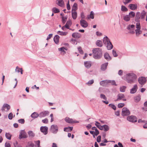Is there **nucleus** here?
Here are the masks:
<instances>
[{"label":"nucleus","instance_id":"72a5a7b5","mask_svg":"<svg viewBox=\"0 0 147 147\" xmlns=\"http://www.w3.org/2000/svg\"><path fill=\"white\" fill-rule=\"evenodd\" d=\"M94 13L93 11H91L90 12V14L88 16L87 18L88 19L91 18L93 19L94 18Z\"/></svg>","mask_w":147,"mask_h":147},{"label":"nucleus","instance_id":"2f4dec72","mask_svg":"<svg viewBox=\"0 0 147 147\" xmlns=\"http://www.w3.org/2000/svg\"><path fill=\"white\" fill-rule=\"evenodd\" d=\"M65 120L66 122L69 123H72L73 122V119H72L68 117H65Z\"/></svg>","mask_w":147,"mask_h":147},{"label":"nucleus","instance_id":"49530a36","mask_svg":"<svg viewBox=\"0 0 147 147\" xmlns=\"http://www.w3.org/2000/svg\"><path fill=\"white\" fill-rule=\"evenodd\" d=\"M65 49L67 50V49L64 47H61V48H59V50L62 52H63L64 53V54H65L66 53V52L64 51Z\"/></svg>","mask_w":147,"mask_h":147},{"label":"nucleus","instance_id":"4c0bfd02","mask_svg":"<svg viewBox=\"0 0 147 147\" xmlns=\"http://www.w3.org/2000/svg\"><path fill=\"white\" fill-rule=\"evenodd\" d=\"M128 15L130 18H134L136 16L135 12L133 11L130 12Z\"/></svg>","mask_w":147,"mask_h":147},{"label":"nucleus","instance_id":"a19ab883","mask_svg":"<svg viewBox=\"0 0 147 147\" xmlns=\"http://www.w3.org/2000/svg\"><path fill=\"white\" fill-rule=\"evenodd\" d=\"M67 16H66L65 17L62 16V23L63 24H65L66 22V20L67 19Z\"/></svg>","mask_w":147,"mask_h":147},{"label":"nucleus","instance_id":"dca6fc26","mask_svg":"<svg viewBox=\"0 0 147 147\" xmlns=\"http://www.w3.org/2000/svg\"><path fill=\"white\" fill-rule=\"evenodd\" d=\"M49 114V112L47 111H44L40 112L39 114V117L41 118L48 115Z\"/></svg>","mask_w":147,"mask_h":147},{"label":"nucleus","instance_id":"c85d7f7f","mask_svg":"<svg viewBox=\"0 0 147 147\" xmlns=\"http://www.w3.org/2000/svg\"><path fill=\"white\" fill-rule=\"evenodd\" d=\"M104 57L105 59L108 61H109L111 59V58L109 55L108 53H106L104 55Z\"/></svg>","mask_w":147,"mask_h":147},{"label":"nucleus","instance_id":"3c124183","mask_svg":"<svg viewBox=\"0 0 147 147\" xmlns=\"http://www.w3.org/2000/svg\"><path fill=\"white\" fill-rule=\"evenodd\" d=\"M100 98H101L105 100H106L107 99V98L105 96L102 94H100Z\"/></svg>","mask_w":147,"mask_h":147},{"label":"nucleus","instance_id":"412c9836","mask_svg":"<svg viewBox=\"0 0 147 147\" xmlns=\"http://www.w3.org/2000/svg\"><path fill=\"white\" fill-rule=\"evenodd\" d=\"M117 97V99L115 100V101H119L123 98L125 97V96L123 94L119 93L118 94Z\"/></svg>","mask_w":147,"mask_h":147},{"label":"nucleus","instance_id":"bf43d9fd","mask_svg":"<svg viewBox=\"0 0 147 147\" xmlns=\"http://www.w3.org/2000/svg\"><path fill=\"white\" fill-rule=\"evenodd\" d=\"M17 69H20V70L21 71H20V72L21 74H23V70H22V68H20L18 66H17L16 67V70H15L16 71L17 70Z\"/></svg>","mask_w":147,"mask_h":147},{"label":"nucleus","instance_id":"7c9ffc66","mask_svg":"<svg viewBox=\"0 0 147 147\" xmlns=\"http://www.w3.org/2000/svg\"><path fill=\"white\" fill-rule=\"evenodd\" d=\"M25 147H36V146L33 143L29 142H28Z\"/></svg>","mask_w":147,"mask_h":147},{"label":"nucleus","instance_id":"4d7b16f0","mask_svg":"<svg viewBox=\"0 0 147 147\" xmlns=\"http://www.w3.org/2000/svg\"><path fill=\"white\" fill-rule=\"evenodd\" d=\"M42 122L44 123H47L48 122V120L47 118H45L44 119L42 120Z\"/></svg>","mask_w":147,"mask_h":147},{"label":"nucleus","instance_id":"9d476101","mask_svg":"<svg viewBox=\"0 0 147 147\" xmlns=\"http://www.w3.org/2000/svg\"><path fill=\"white\" fill-rule=\"evenodd\" d=\"M10 108V106L7 104H4L2 107L1 110L3 111H8Z\"/></svg>","mask_w":147,"mask_h":147},{"label":"nucleus","instance_id":"473e14b6","mask_svg":"<svg viewBox=\"0 0 147 147\" xmlns=\"http://www.w3.org/2000/svg\"><path fill=\"white\" fill-rule=\"evenodd\" d=\"M96 45L99 47H102L103 45L102 41L100 40H97L96 42Z\"/></svg>","mask_w":147,"mask_h":147},{"label":"nucleus","instance_id":"338daca9","mask_svg":"<svg viewBox=\"0 0 147 147\" xmlns=\"http://www.w3.org/2000/svg\"><path fill=\"white\" fill-rule=\"evenodd\" d=\"M52 36L53 34H49L47 38V40H49L52 37Z\"/></svg>","mask_w":147,"mask_h":147},{"label":"nucleus","instance_id":"c03bdc74","mask_svg":"<svg viewBox=\"0 0 147 147\" xmlns=\"http://www.w3.org/2000/svg\"><path fill=\"white\" fill-rule=\"evenodd\" d=\"M109 106L114 110L116 109V107L114 104H110L109 105Z\"/></svg>","mask_w":147,"mask_h":147},{"label":"nucleus","instance_id":"de8ad7c7","mask_svg":"<svg viewBox=\"0 0 147 147\" xmlns=\"http://www.w3.org/2000/svg\"><path fill=\"white\" fill-rule=\"evenodd\" d=\"M94 82V80L92 79L89 80L86 84L88 85H90L93 84Z\"/></svg>","mask_w":147,"mask_h":147},{"label":"nucleus","instance_id":"7ed1b4c3","mask_svg":"<svg viewBox=\"0 0 147 147\" xmlns=\"http://www.w3.org/2000/svg\"><path fill=\"white\" fill-rule=\"evenodd\" d=\"M103 42L104 44L107 45V47L108 50H111L113 48V46L109 39L107 36L104 37L103 39Z\"/></svg>","mask_w":147,"mask_h":147},{"label":"nucleus","instance_id":"0eeeda50","mask_svg":"<svg viewBox=\"0 0 147 147\" xmlns=\"http://www.w3.org/2000/svg\"><path fill=\"white\" fill-rule=\"evenodd\" d=\"M130 114L129 110L126 107H123L122 110L121 115L123 116H127Z\"/></svg>","mask_w":147,"mask_h":147},{"label":"nucleus","instance_id":"39448f33","mask_svg":"<svg viewBox=\"0 0 147 147\" xmlns=\"http://www.w3.org/2000/svg\"><path fill=\"white\" fill-rule=\"evenodd\" d=\"M28 137L26 133L24 130H21L20 132V134L19 136V138L21 139L22 138H26Z\"/></svg>","mask_w":147,"mask_h":147},{"label":"nucleus","instance_id":"f257e3e1","mask_svg":"<svg viewBox=\"0 0 147 147\" xmlns=\"http://www.w3.org/2000/svg\"><path fill=\"white\" fill-rule=\"evenodd\" d=\"M92 53L94 58L95 59H100L102 55V51L101 49L98 48L93 49Z\"/></svg>","mask_w":147,"mask_h":147},{"label":"nucleus","instance_id":"aec40b11","mask_svg":"<svg viewBox=\"0 0 147 147\" xmlns=\"http://www.w3.org/2000/svg\"><path fill=\"white\" fill-rule=\"evenodd\" d=\"M72 36L74 38H79L81 37V34L80 33L74 32L72 34Z\"/></svg>","mask_w":147,"mask_h":147},{"label":"nucleus","instance_id":"6ab92c4d","mask_svg":"<svg viewBox=\"0 0 147 147\" xmlns=\"http://www.w3.org/2000/svg\"><path fill=\"white\" fill-rule=\"evenodd\" d=\"M140 12H137L135 16V20L136 22H137V23H140Z\"/></svg>","mask_w":147,"mask_h":147},{"label":"nucleus","instance_id":"bb28decb","mask_svg":"<svg viewBox=\"0 0 147 147\" xmlns=\"http://www.w3.org/2000/svg\"><path fill=\"white\" fill-rule=\"evenodd\" d=\"M130 18L128 15H126L123 16V19L125 21L128 22L130 20Z\"/></svg>","mask_w":147,"mask_h":147},{"label":"nucleus","instance_id":"423d86ee","mask_svg":"<svg viewBox=\"0 0 147 147\" xmlns=\"http://www.w3.org/2000/svg\"><path fill=\"white\" fill-rule=\"evenodd\" d=\"M51 131L54 134H56L58 130V127L57 125H53L50 128Z\"/></svg>","mask_w":147,"mask_h":147},{"label":"nucleus","instance_id":"4468645a","mask_svg":"<svg viewBox=\"0 0 147 147\" xmlns=\"http://www.w3.org/2000/svg\"><path fill=\"white\" fill-rule=\"evenodd\" d=\"M109 80H102L100 82V84L103 86H107L108 84L109 83Z\"/></svg>","mask_w":147,"mask_h":147},{"label":"nucleus","instance_id":"a211bd4d","mask_svg":"<svg viewBox=\"0 0 147 147\" xmlns=\"http://www.w3.org/2000/svg\"><path fill=\"white\" fill-rule=\"evenodd\" d=\"M128 7L131 10H134L137 9V6L136 4H131L129 5Z\"/></svg>","mask_w":147,"mask_h":147},{"label":"nucleus","instance_id":"6e6d98bb","mask_svg":"<svg viewBox=\"0 0 147 147\" xmlns=\"http://www.w3.org/2000/svg\"><path fill=\"white\" fill-rule=\"evenodd\" d=\"M110 82L109 83H111L112 85H115L117 86V84L115 83V82L114 80H109Z\"/></svg>","mask_w":147,"mask_h":147},{"label":"nucleus","instance_id":"5fc2aeb1","mask_svg":"<svg viewBox=\"0 0 147 147\" xmlns=\"http://www.w3.org/2000/svg\"><path fill=\"white\" fill-rule=\"evenodd\" d=\"M19 123L21 124H24L25 122V120L24 119H20L18 120Z\"/></svg>","mask_w":147,"mask_h":147},{"label":"nucleus","instance_id":"a878e982","mask_svg":"<svg viewBox=\"0 0 147 147\" xmlns=\"http://www.w3.org/2000/svg\"><path fill=\"white\" fill-rule=\"evenodd\" d=\"M31 117L32 118L35 119L37 118L38 117H39V114L37 112H34L31 115Z\"/></svg>","mask_w":147,"mask_h":147},{"label":"nucleus","instance_id":"ea45409f","mask_svg":"<svg viewBox=\"0 0 147 147\" xmlns=\"http://www.w3.org/2000/svg\"><path fill=\"white\" fill-rule=\"evenodd\" d=\"M5 136L6 138L10 140L11 139V135L9 133H6L5 134Z\"/></svg>","mask_w":147,"mask_h":147},{"label":"nucleus","instance_id":"1a4fd4ad","mask_svg":"<svg viewBox=\"0 0 147 147\" xmlns=\"http://www.w3.org/2000/svg\"><path fill=\"white\" fill-rule=\"evenodd\" d=\"M135 26L134 25H129L127 27V29L129 31V33L133 34L135 33V31L134 30Z\"/></svg>","mask_w":147,"mask_h":147},{"label":"nucleus","instance_id":"0e129e2a","mask_svg":"<svg viewBox=\"0 0 147 147\" xmlns=\"http://www.w3.org/2000/svg\"><path fill=\"white\" fill-rule=\"evenodd\" d=\"M94 132L96 136H97L99 133V132L97 129H95Z\"/></svg>","mask_w":147,"mask_h":147},{"label":"nucleus","instance_id":"cd10ccee","mask_svg":"<svg viewBox=\"0 0 147 147\" xmlns=\"http://www.w3.org/2000/svg\"><path fill=\"white\" fill-rule=\"evenodd\" d=\"M72 13V16L73 18L74 19H76L77 16V13L76 11H71Z\"/></svg>","mask_w":147,"mask_h":147},{"label":"nucleus","instance_id":"c756f323","mask_svg":"<svg viewBox=\"0 0 147 147\" xmlns=\"http://www.w3.org/2000/svg\"><path fill=\"white\" fill-rule=\"evenodd\" d=\"M135 102H139L141 99V96L140 95H138L134 97Z\"/></svg>","mask_w":147,"mask_h":147},{"label":"nucleus","instance_id":"4be33fe9","mask_svg":"<svg viewBox=\"0 0 147 147\" xmlns=\"http://www.w3.org/2000/svg\"><path fill=\"white\" fill-rule=\"evenodd\" d=\"M72 24V22L71 20H69L67 22L66 24L65 25V27L67 29L71 30L69 28V26H71Z\"/></svg>","mask_w":147,"mask_h":147},{"label":"nucleus","instance_id":"603ef678","mask_svg":"<svg viewBox=\"0 0 147 147\" xmlns=\"http://www.w3.org/2000/svg\"><path fill=\"white\" fill-rule=\"evenodd\" d=\"M124 106V104L123 103H120L118 105V107L119 108H121Z\"/></svg>","mask_w":147,"mask_h":147},{"label":"nucleus","instance_id":"e2e57ef3","mask_svg":"<svg viewBox=\"0 0 147 147\" xmlns=\"http://www.w3.org/2000/svg\"><path fill=\"white\" fill-rule=\"evenodd\" d=\"M145 16V14H140V19H143L144 18V17Z\"/></svg>","mask_w":147,"mask_h":147},{"label":"nucleus","instance_id":"f3484780","mask_svg":"<svg viewBox=\"0 0 147 147\" xmlns=\"http://www.w3.org/2000/svg\"><path fill=\"white\" fill-rule=\"evenodd\" d=\"M56 3L61 7H64V2L63 0H57Z\"/></svg>","mask_w":147,"mask_h":147},{"label":"nucleus","instance_id":"2eb2a0df","mask_svg":"<svg viewBox=\"0 0 147 147\" xmlns=\"http://www.w3.org/2000/svg\"><path fill=\"white\" fill-rule=\"evenodd\" d=\"M138 89V86L137 84H135L134 85L133 88L130 90V93L133 94L135 93Z\"/></svg>","mask_w":147,"mask_h":147},{"label":"nucleus","instance_id":"79ce46f5","mask_svg":"<svg viewBox=\"0 0 147 147\" xmlns=\"http://www.w3.org/2000/svg\"><path fill=\"white\" fill-rule=\"evenodd\" d=\"M126 88V87L125 86H123L121 87L120 88V91L122 92H124L125 91Z\"/></svg>","mask_w":147,"mask_h":147},{"label":"nucleus","instance_id":"e433bc0d","mask_svg":"<svg viewBox=\"0 0 147 147\" xmlns=\"http://www.w3.org/2000/svg\"><path fill=\"white\" fill-rule=\"evenodd\" d=\"M57 33L60 35L65 36L67 34L68 32H63L59 31L57 32Z\"/></svg>","mask_w":147,"mask_h":147},{"label":"nucleus","instance_id":"393cba45","mask_svg":"<svg viewBox=\"0 0 147 147\" xmlns=\"http://www.w3.org/2000/svg\"><path fill=\"white\" fill-rule=\"evenodd\" d=\"M59 36L58 35H56L54 38V41L55 43L57 44H58L59 41Z\"/></svg>","mask_w":147,"mask_h":147},{"label":"nucleus","instance_id":"052dcab7","mask_svg":"<svg viewBox=\"0 0 147 147\" xmlns=\"http://www.w3.org/2000/svg\"><path fill=\"white\" fill-rule=\"evenodd\" d=\"M67 9L68 10H69L70 9V5L69 4V1H68L67 3Z\"/></svg>","mask_w":147,"mask_h":147},{"label":"nucleus","instance_id":"8fccbe9b","mask_svg":"<svg viewBox=\"0 0 147 147\" xmlns=\"http://www.w3.org/2000/svg\"><path fill=\"white\" fill-rule=\"evenodd\" d=\"M13 117V114L12 113H9L8 115V118L9 119L11 120L12 119Z\"/></svg>","mask_w":147,"mask_h":147},{"label":"nucleus","instance_id":"13d9d810","mask_svg":"<svg viewBox=\"0 0 147 147\" xmlns=\"http://www.w3.org/2000/svg\"><path fill=\"white\" fill-rule=\"evenodd\" d=\"M132 0H125V1H123V2L125 5H126L127 3H130Z\"/></svg>","mask_w":147,"mask_h":147},{"label":"nucleus","instance_id":"c9c22d12","mask_svg":"<svg viewBox=\"0 0 147 147\" xmlns=\"http://www.w3.org/2000/svg\"><path fill=\"white\" fill-rule=\"evenodd\" d=\"M77 6L78 5L77 3H74L73 5L72 8V11H76L77 9Z\"/></svg>","mask_w":147,"mask_h":147},{"label":"nucleus","instance_id":"58836bf2","mask_svg":"<svg viewBox=\"0 0 147 147\" xmlns=\"http://www.w3.org/2000/svg\"><path fill=\"white\" fill-rule=\"evenodd\" d=\"M103 128V130L105 131H107L109 129V127L106 125H102Z\"/></svg>","mask_w":147,"mask_h":147},{"label":"nucleus","instance_id":"f704fd0d","mask_svg":"<svg viewBox=\"0 0 147 147\" xmlns=\"http://www.w3.org/2000/svg\"><path fill=\"white\" fill-rule=\"evenodd\" d=\"M28 133L29 137H33L35 136V134L32 131H29Z\"/></svg>","mask_w":147,"mask_h":147},{"label":"nucleus","instance_id":"20e7f679","mask_svg":"<svg viewBox=\"0 0 147 147\" xmlns=\"http://www.w3.org/2000/svg\"><path fill=\"white\" fill-rule=\"evenodd\" d=\"M136 29L135 30L136 35L137 36H138L142 33V31L140 30L141 26L140 23H136Z\"/></svg>","mask_w":147,"mask_h":147},{"label":"nucleus","instance_id":"774afa93","mask_svg":"<svg viewBox=\"0 0 147 147\" xmlns=\"http://www.w3.org/2000/svg\"><path fill=\"white\" fill-rule=\"evenodd\" d=\"M5 147H11L9 143L6 142L5 144Z\"/></svg>","mask_w":147,"mask_h":147},{"label":"nucleus","instance_id":"5701e85b","mask_svg":"<svg viewBox=\"0 0 147 147\" xmlns=\"http://www.w3.org/2000/svg\"><path fill=\"white\" fill-rule=\"evenodd\" d=\"M85 67L87 68H90L91 66V62L90 61H86L84 62Z\"/></svg>","mask_w":147,"mask_h":147},{"label":"nucleus","instance_id":"ddd939ff","mask_svg":"<svg viewBox=\"0 0 147 147\" xmlns=\"http://www.w3.org/2000/svg\"><path fill=\"white\" fill-rule=\"evenodd\" d=\"M48 128L47 126H42L40 128V130L45 135L47 134L48 133Z\"/></svg>","mask_w":147,"mask_h":147},{"label":"nucleus","instance_id":"a18cd8bd","mask_svg":"<svg viewBox=\"0 0 147 147\" xmlns=\"http://www.w3.org/2000/svg\"><path fill=\"white\" fill-rule=\"evenodd\" d=\"M53 11L55 13H57L60 12L59 10L56 7H54L53 9Z\"/></svg>","mask_w":147,"mask_h":147},{"label":"nucleus","instance_id":"37998d69","mask_svg":"<svg viewBox=\"0 0 147 147\" xmlns=\"http://www.w3.org/2000/svg\"><path fill=\"white\" fill-rule=\"evenodd\" d=\"M121 7V10L123 11H128L127 8L124 6L122 5Z\"/></svg>","mask_w":147,"mask_h":147},{"label":"nucleus","instance_id":"9b49d317","mask_svg":"<svg viewBox=\"0 0 147 147\" xmlns=\"http://www.w3.org/2000/svg\"><path fill=\"white\" fill-rule=\"evenodd\" d=\"M146 81V79L145 77H141L138 78V81L140 84H144Z\"/></svg>","mask_w":147,"mask_h":147},{"label":"nucleus","instance_id":"b1692460","mask_svg":"<svg viewBox=\"0 0 147 147\" xmlns=\"http://www.w3.org/2000/svg\"><path fill=\"white\" fill-rule=\"evenodd\" d=\"M108 63H106L102 64L101 66V70L104 71L106 69L108 65Z\"/></svg>","mask_w":147,"mask_h":147},{"label":"nucleus","instance_id":"09e8293b","mask_svg":"<svg viewBox=\"0 0 147 147\" xmlns=\"http://www.w3.org/2000/svg\"><path fill=\"white\" fill-rule=\"evenodd\" d=\"M35 144L36 145L37 147H41L40 146V140H38L37 141H35L34 142Z\"/></svg>","mask_w":147,"mask_h":147},{"label":"nucleus","instance_id":"864d4df0","mask_svg":"<svg viewBox=\"0 0 147 147\" xmlns=\"http://www.w3.org/2000/svg\"><path fill=\"white\" fill-rule=\"evenodd\" d=\"M112 53L113 56L115 57H117L118 56V55L117 54L116 51L114 50H113L112 51Z\"/></svg>","mask_w":147,"mask_h":147},{"label":"nucleus","instance_id":"680f3d73","mask_svg":"<svg viewBox=\"0 0 147 147\" xmlns=\"http://www.w3.org/2000/svg\"><path fill=\"white\" fill-rule=\"evenodd\" d=\"M101 136H99L97 138V141L98 142H100L101 141Z\"/></svg>","mask_w":147,"mask_h":147},{"label":"nucleus","instance_id":"f03ea898","mask_svg":"<svg viewBox=\"0 0 147 147\" xmlns=\"http://www.w3.org/2000/svg\"><path fill=\"white\" fill-rule=\"evenodd\" d=\"M136 78V75L134 73H131L126 75V80L129 83H132Z\"/></svg>","mask_w":147,"mask_h":147},{"label":"nucleus","instance_id":"6e6552de","mask_svg":"<svg viewBox=\"0 0 147 147\" xmlns=\"http://www.w3.org/2000/svg\"><path fill=\"white\" fill-rule=\"evenodd\" d=\"M127 119L130 122H135L137 121L136 117L133 115L128 116L127 118Z\"/></svg>","mask_w":147,"mask_h":147},{"label":"nucleus","instance_id":"f8f14e48","mask_svg":"<svg viewBox=\"0 0 147 147\" xmlns=\"http://www.w3.org/2000/svg\"><path fill=\"white\" fill-rule=\"evenodd\" d=\"M80 24L84 28H86L88 26V23L84 20L81 19L80 20Z\"/></svg>","mask_w":147,"mask_h":147},{"label":"nucleus","instance_id":"69168bd1","mask_svg":"<svg viewBox=\"0 0 147 147\" xmlns=\"http://www.w3.org/2000/svg\"><path fill=\"white\" fill-rule=\"evenodd\" d=\"M78 49L80 53H83V51L82 50V48L81 47H79L78 48Z\"/></svg>","mask_w":147,"mask_h":147}]
</instances>
